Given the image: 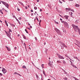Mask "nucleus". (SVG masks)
<instances>
[{"instance_id":"28","label":"nucleus","mask_w":80,"mask_h":80,"mask_svg":"<svg viewBox=\"0 0 80 80\" xmlns=\"http://www.w3.org/2000/svg\"><path fill=\"white\" fill-rule=\"evenodd\" d=\"M22 36L23 37V38H24V39H25V40H26V37H25V36H24L23 35H22Z\"/></svg>"},{"instance_id":"27","label":"nucleus","mask_w":80,"mask_h":80,"mask_svg":"<svg viewBox=\"0 0 80 80\" xmlns=\"http://www.w3.org/2000/svg\"><path fill=\"white\" fill-rule=\"evenodd\" d=\"M44 64H42V68H44Z\"/></svg>"},{"instance_id":"32","label":"nucleus","mask_w":80,"mask_h":80,"mask_svg":"<svg viewBox=\"0 0 80 80\" xmlns=\"http://www.w3.org/2000/svg\"><path fill=\"white\" fill-rule=\"evenodd\" d=\"M11 26H12V27H15V25L13 24H11Z\"/></svg>"},{"instance_id":"2","label":"nucleus","mask_w":80,"mask_h":80,"mask_svg":"<svg viewBox=\"0 0 80 80\" xmlns=\"http://www.w3.org/2000/svg\"><path fill=\"white\" fill-rule=\"evenodd\" d=\"M1 2L2 3H3V5H4L7 8H9L8 7H9V5L8 3H7V2H5L2 1H1Z\"/></svg>"},{"instance_id":"3","label":"nucleus","mask_w":80,"mask_h":80,"mask_svg":"<svg viewBox=\"0 0 80 80\" xmlns=\"http://www.w3.org/2000/svg\"><path fill=\"white\" fill-rule=\"evenodd\" d=\"M57 55L58 56V58H59V59H64V58H63V56H61L60 55L57 53Z\"/></svg>"},{"instance_id":"46","label":"nucleus","mask_w":80,"mask_h":80,"mask_svg":"<svg viewBox=\"0 0 80 80\" xmlns=\"http://www.w3.org/2000/svg\"><path fill=\"white\" fill-rule=\"evenodd\" d=\"M12 17L14 18H15V16L13 15V16H12Z\"/></svg>"},{"instance_id":"38","label":"nucleus","mask_w":80,"mask_h":80,"mask_svg":"<svg viewBox=\"0 0 80 80\" xmlns=\"http://www.w3.org/2000/svg\"><path fill=\"white\" fill-rule=\"evenodd\" d=\"M34 9H35V10H37V8L36 7H34Z\"/></svg>"},{"instance_id":"13","label":"nucleus","mask_w":80,"mask_h":80,"mask_svg":"<svg viewBox=\"0 0 80 80\" xmlns=\"http://www.w3.org/2000/svg\"><path fill=\"white\" fill-rule=\"evenodd\" d=\"M59 43H60V44H61V45H63V46L65 44L64 43H63L62 42H61L60 41H59Z\"/></svg>"},{"instance_id":"42","label":"nucleus","mask_w":80,"mask_h":80,"mask_svg":"<svg viewBox=\"0 0 80 80\" xmlns=\"http://www.w3.org/2000/svg\"><path fill=\"white\" fill-rule=\"evenodd\" d=\"M5 10V8H2L1 10H3V11H4V10Z\"/></svg>"},{"instance_id":"52","label":"nucleus","mask_w":80,"mask_h":80,"mask_svg":"<svg viewBox=\"0 0 80 80\" xmlns=\"http://www.w3.org/2000/svg\"><path fill=\"white\" fill-rule=\"evenodd\" d=\"M25 8L26 9H27L28 8L27 7L25 6Z\"/></svg>"},{"instance_id":"8","label":"nucleus","mask_w":80,"mask_h":80,"mask_svg":"<svg viewBox=\"0 0 80 80\" xmlns=\"http://www.w3.org/2000/svg\"><path fill=\"white\" fill-rule=\"evenodd\" d=\"M55 30L56 32H57V33H58V32H60V30H58L57 28H55Z\"/></svg>"},{"instance_id":"16","label":"nucleus","mask_w":80,"mask_h":80,"mask_svg":"<svg viewBox=\"0 0 80 80\" xmlns=\"http://www.w3.org/2000/svg\"><path fill=\"white\" fill-rule=\"evenodd\" d=\"M18 3H20L21 5H22V6H24V5H23V3L22 2L20 1H19Z\"/></svg>"},{"instance_id":"62","label":"nucleus","mask_w":80,"mask_h":80,"mask_svg":"<svg viewBox=\"0 0 80 80\" xmlns=\"http://www.w3.org/2000/svg\"><path fill=\"white\" fill-rule=\"evenodd\" d=\"M18 75H19V76H21V75H20V74H19L18 73Z\"/></svg>"},{"instance_id":"58","label":"nucleus","mask_w":80,"mask_h":80,"mask_svg":"<svg viewBox=\"0 0 80 80\" xmlns=\"http://www.w3.org/2000/svg\"><path fill=\"white\" fill-rule=\"evenodd\" d=\"M27 28L28 29V30H30V29L29 28Z\"/></svg>"},{"instance_id":"26","label":"nucleus","mask_w":80,"mask_h":80,"mask_svg":"<svg viewBox=\"0 0 80 80\" xmlns=\"http://www.w3.org/2000/svg\"><path fill=\"white\" fill-rule=\"evenodd\" d=\"M7 50L8 51H10V50H11V49H10V48H8L7 49Z\"/></svg>"},{"instance_id":"11","label":"nucleus","mask_w":80,"mask_h":80,"mask_svg":"<svg viewBox=\"0 0 80 80\" xmlns=\"http://www.w3.org/2000/svg\"><path fill=\"white\" fill-rule=\"evenodd\" d=\"M71 65L73 67H74V68H77V67L75 66V65H73V64L71 63Z\"/></svg>"},{"instance_id":"19","label":"nucleus","mask_w":80,"mask_h":80,"mask_svg":"<svg viewBox=\"0 0 80 80\" xmlns=\"http://www.w3.org/2000/svg\"><path fill=\"white\" fill-rule=\"evenodd\" d=\"M69 13L71 17H72V12H70Z\"/></svg>"},{"instance_id":"29","label":"nucleus","mask_w":80,"mask_h":80,"mask_svg":"<svg viewBox=\"0 0 80 80\" xmlns=\"http://www.w3.org/2000/svg\"><path fill=\"white\" fill-rule=\"evenodd\" d=\"M24 47L25 48H27V47H26V44H25V43H24Z\"/></svg>"},{"instance_id":"36","label":"nucleus","mask_w":80,"mask_h":80,"mask_svg":"<svg viewBox=\"0 0 80 80\" xmlns=\"http://www.w3.org/2000/svg\"><path fill=\"white\" fill-rule=\"evenodd\" d=\"M57 62H58V63H62V62L60 61H57Z\"/></svg>"},{"instance_id":"63","label":"nucleus","mask_w":80,"mask_h":80,"mask_svg":"<svg viewBox=\"0 0 80 80\" xmlns=\"http://www.w3.org/2000/svg\"><path fill=\"white\" fill-rule=\"evenodd\" d=\"M14 49H15V50H16V49H17V47H15L14 48Z\"/></svg>"},{"instance_id":"5","label":"nucleus","mask_w":80,"mask_h":80,"mask_svg":"<svg viewBox=\"0 0 80 80\" xmlns=\"http://www.w3.org/2000/svg\"><path fill=\"white\" fill-rule=\"evenodd\" d=\"M49 61L48 63L49 66H50V67H51L52 68L53 67V64H51V61H50L49 60Z\"/></svg>"},{"instance_id":"23","label":"nucleus","mask_w":80,"mask_h":80,"mask_svg":"<svg viewBox=\"0 0 80 80\" xmlns=\"http://www.w3.org/2000/svg\"><path fill=\"white\" fill-rule=\"evenodd\" d=\"M63 79L64 80H68V79L67 78V77L63 78Z\"/></svg>"},{"instance_id":"7","label":"nucleus","mask_w":80,"mask_h":80,"mask_svg":"<svg viewBox=\"0 0 80 80\" xmlns=\"http://www.w3.org/2000/svg\"><path fill=\"white\" fill-rule=\"evenodd\" d=\"M65 57H67V58H68L70 59V60H72V62H73V60H72L70 58V57L68 56L67 55H65Z\"/></svg>"},{"instance_id":"56","label":"nucleus","mask_w":80,"mask_h":80,"mask_svg":"<svg viewBox=\"0 0 80 80\" xmlns=\"http://www.w3.org/2000/svg\"><path fill=\"white\" fill-rule=\"evenodd\" d=\"M18 11H20V9H18Z\"/></svg>"},{"instance_id":"30","label":"nucleus","mask_w":80,"mask_h":80,"mask_svg":"<svg viewBox=\"0 0 80 80\" xmlns=\"http://www.w3.org/2000/svg\"><path fill=\"white\" fill-rule=\"evenodd\" d=\"M47 51H48V49H46L45 50V53H47Z\"/></svg>"},{"instance_id":"59","label":"nucleus","mask_w":80,"mask_h":80,"mask_svg":"<svg viewBox=\"0 0 80 80\" xmlns=\"http://www.w3.org/2000/svg\"><path fill=\"white\" fill-rule=\"evenodd\" d=\"M30 28H32V26H30V27H29Z\"/></svg>"},{"instance_id":"35","label":"nucleus","mask_w":80,"mask_h":80,"mask_svg":"<svg viewBox=\"0 0 80 80\" xmlns=\"http://www.w3.org/2000/svg\"><path fill=\"white\" fill-rule=\"evenodd\" d=\"M42 22V20H39V25H40V22Z\"/></svg>"},{"instance_id":"60","label":"nucleus","mask_w":80,"mask_h":80,"mask_svg":"<svg viewBox=\"0 0 80 80\" xmlns=\"http://www.w3.org/2000/svg\"><path fill=\"white\" fill-rule=\"evenodd\" d=\"M37 18V20H38V22H39V20H38V18Z\"/></svg>"},{"instance_id":"22","label":"nucleus","mask_w":80,"mask_h":80,"mask_svg":"<svg viewBox=\"0 0 80 80\" xmlns=\"http://www.w3.org/2000/svg\"><path fill=\"white\" fill-rule=\"evenodd\" d=\"M22 67L23 68H25V69L27 68L26 66L25 65L23 66Z\"/></svg>"},{"instance_id":"33","label":"nucleus","mask_w":80,"mask_h":80,"mask_svg":"<svg viewBox=\"0 0 80 80\" xmlns=\"http://www.w3.org/2000/svg\"><path fill=\"white\" fill-rule=\"evenodd\" d=\"M25 31L26 32V33H28V31H27V30L26 29H25Z\"/></svg>"},{"instance_id":"55","label":"nucleus","mask_w":80,"mask_h":80,"mask_svg":"<svg viewBox=\"0 0 80 80\" xmlns=\"http://www.w3.org/2000/svg\"><path fill=\"white\" fill-rule=\"evenodd\" d=\"M5 11L6 12H8V11H7V10H6V9H5Z\"/></svg>"},{"instance_id":"61","label":"nucleus","mask_w":80,"mask_h":80,"mask_svg":"<svg viewBox=\"0 0 80 80\" xmlns=\"http://www.w3.org/2000/svg\"><path fill=\"white\" fill-rule=\"evenodd\" d=\"M31 12H33V10H31Z\"/></svg>"},{"instance_id":"43","label":"nucleus","mask_w":80,"mask_h":80,"mask_svg":"<svg viewBox=\"0 0 80 80\" xmlns=\"http://www.w3.org/2000/svg\"><path fill=\"white\" fill-rule=\"evenodd\" d=\"M68 9L69 10V11H71V10L72 9L70 8H68V9Z\"/></svg>"},{"instance_id":"17","label":"nucleus","mask_w":80,"mask_h":80,"mask_svg":"<svg viewBox=\"0 0 80 80\" xmlns=\"http://www.w3.org/2000/svg\"><path fill=\"white\" fill-rule=\"evenodd\" d=\"M64 17H65L66 18V19H68V17H69V16H67V15H65L64 16Z\"/></svg>"},{"instance_id":"53","label":"nucleus","mask_w":80,"mask_h":80,"mask_svg":"<svg viewBox=\"0 0 80 80\" xmlns=\"http://www.w3.org/2000/svg\"><path fill=\"white\" fill-rule=\"evenodd\" d=\"M14 74H16L17 75H18V73H17V72H15L14 73Z\"/></svg>"},{"instance_id":"48","label":"nucleus","mask_w":80,"mask_h":80,"mask_svg":"<svg viewBox=\"0 0 80 80\" xmlns=\"http://www.w3.org/2000/svg\"><path fill=\"white\" fill-rule=\"evenodd\" d=\"M0 76H2V75H3V74L2 73H0Z\"/></svg>"},{"instance_id":"6","label":"nucleus","mask_w":80,"mask_h":80,"mask_svg":"<svg viewBox=\"0 0 80 80\" xmlns=\"http://www.w3.org/2000/svg\"><path fill=\"white\" fill-rule=\"evenodd\" d=\"M5 33L8 37L9 38H10V36L9 35V34L7 32V31H5Z\"/></svg>"},{"instance_id":"51","label":"nucleus","mask_w":80,"mask_h":80,"mask_svg":"<svg viewBox=\"0 0 80 80\" xmlns=\"http://www.w3.org/2000/svg\"><path fill=\"white\" fill-rule=\"evenodd\" d=\"M18 19H19V20H21L22 19V18L21 17H19L18 18Z\"/></svg>"},{"instance_id":"45","label":"nucleus","mask_w":80,"mask_h":80,"mask_svg":"<svg viewBox=\"0 0 80 80\" xmlns=\"http://www.w3.org/2000/svg\"><path fill=\"white\" fill-rule=\"evenodd\" d=\"M63 47H65V48H67V46H66V45H65V44L63 46Z\"/></svg>"},{"instance_id":"34","label":"nucleus","mask_w":80,"mask_h":80,"mask_svg":"<svg viewBox=\"0 0 80 80\" xmlns=\"http://www.w3.org/2000/svg\"><path fill=\"white\" fill-rule=\"evenodd\" d=\"M74 58H76V59H77L78 60V58L77 57H74Z\"/></svg>"},{"instance_id":"39","label":"nucleus","mask_w":80,"mask_h":80,"mask_svg":"<svg viewBox=\"0 0 80 80\" xmlns=\"http://www.w3.org/2000/svg\"><path fill=\"white\" fill-rule=\"evenodd\" d=\"M71 11H72V12H74V11L73 10V9H71Z\"/></svg>"},{"instance_id":"18","label":"nucleus","mask_w":80,"mask_h":80,"mask_svg":"<svg viewBox=\"0 0 80 80\" xmlns=\"http://www.w3.org/2000/svg\"><path fill=\"white\" fill-rule=\"evenodd\" d=\"M75 6L76 7H80V5L78 4H76Z\"/></svg>"},{"instance_id":"24","label":"nucleus","mask_w":80,"mask_h":80,"mask_svg":"<svg viewBox=\"0 0 80 80\" xmlns=\"http://www.w3.org/2000/svg\"><path fill=\"white\" fill-rule=\"evenodd\" d=\"M63 32H64V33L66 32V30L65 29H64L63 30Z\"/></svg>"},{"instance_id":"14","label":"nucleus","mask_w":80,"mask_h":80,"mask_svg":"<svg viewBox=\"0 0 80 80\" xmlns=\"http://www.w3.org/2000/svg\"><path fill=\"white\" fill-rule=\"evenodd\" d=\"M59 43H60V44H61V45H63V46L65 44L64 43H63L62 42H61L60 41H59Z\"/></svg>"},{"instance_id":"12","label":"nucleus","mask_w":80,"mask_h":80,"mask_svg":"<svg viewBox=\"0 0 80 80\" xmlns=\"http://www.w3.org/2000/svg\"><path fill=\"white\" fill-rule=\"evenodd\" d=\"M36 78L37 80H39L40 78H39V77L38 76V75H37V74H36Z\"/></svg>"},{"instance_id":"44","label":"nucleus","mask_w":80,"mask_h":80,"mask_svg":"<svg viewBox=\"0 0 80 80\" xmlns=\"http://www.w3.org/2000/svg\"><path fill=\"white\" fill-rule=\"evenodd\" d=\"M41 77H42V78L41 79V80H43V78H42V74H41Z\"/></svg>"},{"instance_id":"41","label":"nucleus","mask_w":80,"mask_h":80,"mask_svg":"<svg viewBox=\"0 0 80 80\" xmlns=\"http://www.w3.org/2000/svg\"><path fill=\"white\" fill-rule=\"evenodd\" d=\"M17 21H18V23H20V21H19V20H18V19H17V20H16Z\"/></svg>"},{"instance_id":"37","label":"nucleus","mask_w":80,"mask_h":80,"mask_svg":"<svg viewBox=\"0 0 80 80\" xmlns=\"http://www.w3.org/2000/svg\"><path fill=\"white\" fill-rule=\"evenodd\" d=\"M55 23H56V24H58V22H57L56 21H55Z\"/></svg>"},{"instance_id":"50","label":"nucleus","mask_w":80,"mask_h":80,"mask_svg":"<svg viewBox=\"0 0 80 80\" xmlns=\"http://www.w3.org/2000/svg\"><path fill=\"white\" fill-rule=\"evenodd\" d=\"M5 24L7 23V20H5Z\"/></svg>"},{"instance_id":"54","label":"nucleus","mask_w":80,"mask_h":80,"mask_svg":"<svg viewBox=\"0 0 80 80\" xmlns=\"http://www.w3.org/2000/svg\"><path fill=\"white\" fill-rule=\"evenodd\" d=\"M35 39L36 41L37 40V38H36V37H35Z\"/></svg>"},{"instance_id":"25","label":"nucleus","mask_w":80,"mask_h":80,"mask_svg":"<svg viewBox=\"0 0 80 80\" xmlns=\"http://www.w3.org/2000/svg\"><path fill=\"white\" fill-rule=\"evenodd\" d=\"M68 9V8H66V10L67 11V12H69V9Z\"/></svg>"},{"instance_id":"4","label":"nucleus","mask_w":80,"mask_h":80,"mask_svg":"<svg viewBox=\"0 0 80 80\" xmlns=\"http://www.w3.org/2000/svg\"><path fill=\"white\" fill-rule=\"evenodd\" d=\"M2 72H3V73H5L7 71L5 68H2Z\"/></svg>"},{"instance_id":"15","label":"nucleus","mask_w":80,"mask_h":80,"mask_svg":"<svg viewBox=\"0 0 80 80\" xmlns=\"http://www.w3.org/2000/svg\"><path fill=\"white\" fill-rule=\"evenodd\" d=\"M58 34L60 35L61 36H62L63 35V34H62V32H60V31L58 32Z\"/></svg>"},{"instance_id":"57","label":"nucleus","mask_w":80,"mask_h":80,"mask_svg":"<svg viewBox=\"0 0 80 80\" xmlns=\"http://www.w3.org/2000/svg\"><path fill=\"white\" fill-rule=\"evenodd\" d=\"M6 25L7 27H8V23H6Z\"/></svg>"},{"instance_id":"47","label":"nucleus","mask_w":80,"mask_h":80,"mask_svg":"<svg viewBox=\"0 0 80 80\" xmlns=\"http://www.w3.org/2000/svg\"><path fill=\"white\" fill-rule=\"evenodd\" d=\"M59 3H62V2L60 1V0H59Z\"/></svg>"},{"instance_id":"64","label":"nucleus","mask_w":80,"mask_h":80,"mask_svg":"<svg viewBox=\"0 0 80 80\" xmlns=\"http://www.w3.org/2000/svg\"><path fill=\"white\" fill-rule=\"evenodd\" d=\"M6 48H7V49L8 48V47H7V46H6Z\"/></svg>"},{"instance_id":"31","label":"nucleus","mask_w":80,"mask_h":80,"mask_svg":"<svg viewBox=\"0 0 80 80\" xmlns=\"http://www.w3.org/2000/svg\"><path fill=\"white\" fill-rule=\"evenodd\" d=\"M0 12L1 13H2V14H3V12H2V10H0Z\"/></svg>"},{"instance_id":"40","label":"nucleus","mask_w":80,"mask_h":80,"mask_svg":"<svg viewBox=\"0 0 80 80\" xmlns=\"http://www.w3.org/2000/svg\"><path fill=\"white\" fill-rule=\"evenodd\" d=\"M43 74H44V75H45V72L43 71Z\"/></svg>"},{"instance_id":"9","label":"nucleus","mask_w":80,"mask_h":80,"mask_svg":"<svg viewBox=\"0 0 80 80\" xmlns=\"http://www.w3.org/2000/svg\"><path fill=\"white\" fill-rule=\"evenodd\" d=\"M64 24L65 25V26H68V24L65 21L64 22Z\"/></svg>"},{"instance_id":"10","label":"nucleus","mask_w":80,"mask_h":80,"mask_svg":"<svg viewBox=\"0 0 80 80\" xmlns=\"http://www.w3.org/2000/svg\"><path fill=\"white\" fill-rule=\"evenodd\" d=\"M10 32H11L12 33V31L11 29H10L9 28V32H8L9 34L11 35V33H10Z\"/></svg>"},{"instance_id":"21","label":"nucleus","mask_w":80,"mask_h":80,"mask_svg":"<svg viewBox=\"0 0 80 80\" xmlns=\"http://www.w3.org/2000/svg\"><path fill=\"white\" fill-rule=\"evenodd\" d=\"M62 62L63 63V64H66V62H65V61H64V60H63Z\"/></svg>"},{"instance_id":"1","label":"nucleus","mask_w":80,"mask_h":80,"mask_svg":"<svg viewBox=\"0 0 80 80\" xmlns=\"http://www.w3.org/2000/svg\"><path fill=\"white\" fill-rule=\"evenodd\" d=\"M72 27L75 31L77 32L78 31V32H79V34L80 35V29L79 28H78V26L73 24H72Z\"/></svg>"},{"instance_id":"49","label":"nucleus","mask_w":80,"mask_h":80,"mask_svg":"<svg viewBox=\"0 0 80 80\" xmlns=\"http://www.w3.org/2000/svg\"><path fill=\"white\" fill-rule=\"evenodd\" d=\"M65 21H61V22L62 23H64V22H65Z\"/></svg>"},{"instance_id":"20","label":"nucleus","mask_w":80,"mask_h":80,"mask_svg":"<svg viewBox=\"0 0 80 80\" xmlns=\"http://www.w3.org/2000/svg\"><path fill=\"white\" fill-rule=\"evenodd\" d=\"M79 22V21L78 20H76V21L75 22V23L77 24L78 23V22Z\"/></svg>"}]
</instances>
